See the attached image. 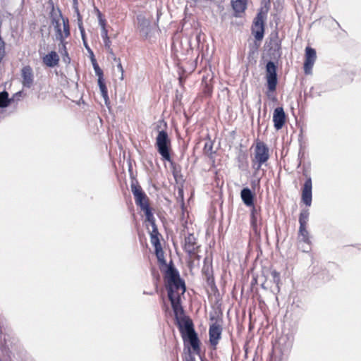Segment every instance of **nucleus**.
I'll use <instances>...</instances> for the list:
<instances>
[{
  "label": "nucleus",
  "mask_w": 361,
  "mask_h": 361,
  "mask_svg": "<svg viewBox=\"0 0 361 361\" xmlns=\"http://www.w3.org/2000/svg\"><path fill=\"white\" fill-rule=\"evenodd\" d=\"M83 45H84L85 49L87 51V52H88V54L90 55V60H91V62H92L94 71H97V70L98 71L102 70L101 68L99 66L97 62V60H96V59L94 57L93 51L91 49V48L88 45L87 42L85 41V42H83Z\"/></svg>",
  "instance_id": "nucleus-23"
},
{
  "label": "nucleus",
  "mask_w": 361,
  "mask_h": 361,
  "mask_svg": "<svg viewBox=\"0 0 361 361\" xmlns=\"http://www.w3.org/2000/svg\"><path fill=\"white\" fill-rule=\"evenodd\" d=\"M317 59L316 51L311 47L305 48V61H304V72L306 75L312 73V67Z\"/></svg>",
  "instance_id": "nucleus-9"
},
{
  "label": "nucleus",
  "mask_w": 361,
  "mask_h": 361,
  "mask_svg": "<svg viewBox=\"0 0 361 361\" xmlns=\"http://www.w3.org/2000/svg\"><path fill=\"white\" fill-rule=\"evenodd\" d=\"M307 178L303 184L302 188V196L301 199L302 202L307 206L310 207L312 200V178L310 176H307Z\"/></svg>",
  "instance_id": "nucleus-10"
},
{
  "label": "nucleus",
  "mask_w": 361,
  "mask_h": 361,
  "mask_svg": "<svg viewBox=\"0 0 361 361\" xmlns=\"http://www.w3.org/2000/svg\"><path fill=\"white\" fill-rule=\"evenodd\" d=\"M247 0H231V6L235 13H243L247 8Z\"/></svg>",
  "instance_id": "nucleus-21"
},
{
  "label": "nucleus",
  "mask_w": 361,
  "mask_h": 361,
  "mask_svg": "<svg viewBox=\"0 0 361 361\" xmlns=\"http://www.w3.org/2000/svg\"><path fill=\"white\" fill-rule=\"evenodd\" d=\"M240 197L243 202L247 207H253L254 205V194L249 188H244L240 192Z\"/></svg>",
  "instance_id": "nucleus-19"
},
{
  "label": "nucleus",
  "mask_w": 361,
  "mask_h": 361,
  "mask_svg": "<svg viewBox=\"0 0 361 361\" xmlns=\"http://www.w3.org/2000/svg\"><path fill=\"white\" fill-rule=\"evenodd\" d=\"M22 85L24 87L30 88L33 85L34 75L30 66H24L21 70Z\"/></svg>",
  "instance_id": "nucleus-16"
},
{
  "label": "nucleus",
  "mask_w": 361,
  "mask_h": 361,
  "mask_svg": "<svg viewBox=\"0 0 361 361\" xmlns=\"http://www.w3.org/2000/svg\"><path fill=\"white\" fill-rule=\"evenodd\" d=\"M176 323L183 338L195 332L193 323L188 317H181Z\"/></svg>",
  "instance_id": "nucleus-11"
},
{
  "label": "nucleus",
  "mask_w": 361,
  "mask_h": 361,
  "mask_svg": "<svg viewBox=\"0 0 361 361\" xmlns=\"http://www.w3.org/2000/svg\"><path fill=\"white\" fill-rule=\"evenodd\" d=\"M221 332L222 328L220 324L215 322L210 325L209 329V342L214 348H216V345L218 344L219 341L221 338Z\"/></svg>",
  "instance_id": "nucleus-13"
},
{
  "label": "nucleus",
  "mask_w": 361,
  "mask_h": 361,
  "mask_svg": "<svg viewBox=\"0 0 361 361\" xmlns=\"http://www.w3.org/2000/svg\"><path fill=\"white\" fill-rule=\"evenodd\" d=\"M116 63H117V68L118 70V71L121 73V78H123V66H122V64L121 63V60H119V61H117Z\"/></svg>",
  "instance_id": "nucleus-41"
},
{
  "label": "nucleus",
  "mask_w": 361,
  "mask_h": 361,
  "mask_svg": "<svg viewBox=\"0 0 361 361\" xmlns=\"http://www.w3.org/2000/svg\"><path fill=\"white\" fill-rule=\"evenodd\" d=\"M111 56V58L112 59V60L115 62H117V61H119L120 59L119 58H117L114 54V52L113 51V49H111L109 51H107Z\"/></svg>",
  "instance_id": "nucleus-40"
},
{
  "label": "nucleus",
  "mask_w": 361,
  "mask_h": 361,
  "mask_svg": "<svg viewBox=\"0 0 361 361\" xmlns=\"http://www.w3.org/2000/svg\"><path fill=\"white\" fill-rule=\"evenodd\" d=\"M185 361H196L195 356L192 355L190 349H188V355L186 356Z\"/></svg>",
  "instance_id": "nucleus-39"
},
{
  "label": "nucleus",
  "mask_w": 361,
  "mask_h": 361,
  "mask_svg": "<svg viewBox=\"0 0 361 361\" xmlns=\"http://www.w3.org/2000/svg\"><path fill=\"white\" fill-rule=\"evenodd\" d=\"M23 91H18V92L15 93L11 98H13V101L15 99L18 100L19 97L22 96Z\"/></svg>",
  "instance_id": "nucleus-42"
},
{
  "label": "nucleus",
  "mask_w": 361,
  "mask_h": 361,
  "mask_svg": "<svg viewBox=\"0 0 361 361\" xmlns=\"http://www.w3.org/2000/svg\"><path fill=\"white\" fill-rule=\"evenodd\" d=\"M184 342H188L193 350L194 353L199 355L200 352V340L196 332L183 338Z\"/></svg>",
  "instance_id": "nucleus-18"
},
{
  "label": "nucleus",
  "mask_w": 361,
  "mask_h": 361,
  "mask_svg": "<svg viewBox=\"0 0 361 361\" xmlns=\"http://www.w3.org/2000/svg\"><path fill=\"white\" fill-rule=\"evenodd\" d=\"M161 271L164 272V278L166 282V287L168 294H169V290H172L173 293H175V290H178L180 289L182 290L183 293H185L186 289L185 282L180 279V274L171 260L170 261L169 266Z\"/></svg>",
  "instance_id": "nucleus-3"
},
{
  "label": "nucleus",
  "mask_w": 361,
  "mask_h": 361,
  "mask_svg": "<svg viewBox=\"0 0 361 361\" xmlns=\"http://www.w3.org/2000/svg\"><path fill=\"white\" fill-rule=\"evenodd\" d=\"M95 75L98 77V85L102 94V97L104 98V102L106 105L109 104V98L108 96V90L106 86L104 75L102 70L94 71Z\"/></svg>",
  "instance_id": "nucleus-17"
},
{
  "label": "nucleus",
  "mask_w": 361,
  "mask_h": 361,
  "mask_svg": "<svg viewBox=\"0 0 361 361\" xmlns=\"http://www.w3.org/2000/svg\"><path fill=\"white\" fill-rule=\"evenodd\" d=\"M104 41V46H105V48L106 49L107 51H109L111 49H112L111 48V40L109 39V37H106V39H103Z\"/></svg>",
  "instance_id": "nucleus-36"
},
{
  "label": "nucleus",
  "mask_w": 361,
  "mask_h": 361,
  "mask_svg": "<svg viewBox=\"0 0 361 361\" xmlns=\"http://www.w3.org/2000/svg\"><path fill=\"white\" fill-rule=\"evenodd\" d=\"M159 13H157V21L159 20Z\"/></svg>",
  "instance_id": "nucleus-45"
},
{
  "label": "nucleus",
  "mask_w": 361,
  "mask_h": 361,
  "mask_svg": "<svg viewBox=\"0 0 361 361\" xmlns=\"http://www.w3.org/2000/svg\"><path fill=\"white\" fill-rule=\"evenodd\" d=\"M13 102V98H9L8 92L4 90L0 92V108H6Z\"/></svg>",
  "instance_id": "nucleus-22"
},
{
  "label": "nucleus",
  "mask_w": 361,
  "mask_h": 361,
  "mask_svg": "<svg viewBox=\"0 0 361 361\" xmlns=\"http://www.w3.org/2000/svg\"><path fill=\"white\" fill-rule=\"evenodd\" d=\"M101 35H102V39H106V37H109L108 36V30H106V26L105 27H101Z\"/></svg>",
  "instance_id": "nucleus-37"
},
{
  "label": "nucleus",
  "mask_w": 361,
  "mask_h": 361,
  "mask_svg": "<svg viewBox=\"0 0 361 361\" xmlns=\"http://www.w3.org/2000/svg\"><path fill=\"white\" fill-rule=\"evenodd\" d=\"M168 298L169 301L171 302V307L173 310L176 320L180 319L181 317H180L179 315L183 314L184 313V310L180 304V295L178 293H173L172 290H169Z\"/></svg>",
  "instance_id": "nucleus-12"
},
{
  "label": "nucleus",
  "mask_w": 361,
  "mask_h": 361,
  "mask_svg": "<svg viewBox=\"0 0 361 361\" xmlns=\"http://www.w3.org/2000/svg\"><path fill=\"white\" fill-rule=\"evenodd\" d=\"M187 250L188 251V253H189L190 255H191V254H195V250Z\"/></svg>",
  "instance_id": "nucleus-44"
},
{
  "label": "nucleus",
  "mask_w": 361,
  "mask_h": 361,
  "mask_svg": "<svg viewBox=\"0 0 361 361\" xmlns=\"http://www.w3.org/2000/svg\"><path fill=\"white\" fill-rule=\"evenodd\" d=\"M271 7L270 0H262L261 7L254 18L252 33L257 41L262 40L264 35V21Z\"/></svg>",
  "instance_id": "nucleus-2"
},
{
  "label": "nucleus",
  "mask_w": 361,
  "mask_h": 361,
  "mask_svg": "<svg viewBox=\"0 0 361 361\" xmlns=\"http://www.w3.org/2000/svg\"><path fill=\"white\" fill-rule=\"evenodd\" d=\"M203 272L205 274L206 277L212 275V271L209 267H207V269H204Z\"/></svg>",
  "instance_id": "nucleus-43"
},
{
  "label": "nucleus",
  "mask_w": 361,
  "mask_h": 361,
  "mask_svg": "<svg viewBox=\"0 0 361 361\" xmlns=\"http://www.w3.org/2000/svg\"><path fill=\"white\" fill-rule=\"evenodd\" d=\"M171 140L167 132L164 130L159 131L155 145L162 159L167 161H171Z\"/></svg>",
  "instance_id": "nucleus-5"
},
{
  "label": "nucleus",
  "mask_w": 361,
  "mask_h": 361,
  "mask_svg": "<svg viewBox=\"0 0 361 361\" xmlns=\"http://www.w3.org/2000/svg\"><path fill=\"white\" fill-rule=\"evenodd\" d=\"M97 17L99 20V24L101 27L106 26V20L103 18L102 14L99 11H97Z\"/></svg>",
  "instance_id": "nucleus-35"
},
{
  "label": "nucleus",
  "mask_w": 361,
  "mask_h": 361,
  "mask_svg": "<svg viewBox=\"0 0 361 361\" xmlns=\"http://www.w3.org/2000/svg\"><path fill=\"white\" fill-rule=\"evenodd\" d=\"M130 187L131 191L134 195L135 204L139 206L141 209L145 208V205L149 206V199L142 188L139 185L137 180L132 181Z\"/></svg>",
  "instance_id": "nucleus-7"
},
{
  "label": "nucleus",
  "mask_w": 361,
  "mask_h": 361,
  "mask_svg": "<svg viewBox=\"0 0 361 361\" xmlns=\"http://www.w3.org/2000/svg\"><path fill=\"white\" fill-rule=\"evenodd\" d=\"M262 287L263 288H265L264 285H263V284L262 285Z\"/></svg>",
  "instance_id": "nucleus-46"
},
{
  "label": "nucleus",
  "mask_w": 361,
  "mask_h": 361,
  "mask_svg": "<svg viewBox=\"0 0 361 361\" xmlns=\"http://www.w3.org/2000/svg\"><path fill=\"white\" fill-rule=\"evenodd\" d=\"M76 13H77V16H78V25L79 30L80 32V35H81V37H82V43H83V42H85V41H87L85 31V28H84L83 24H82V16H80V12L78 8H76Z\"/></svg>",
  "instance_id": "nucleus-28"
},
{
  "label": "nucleus",
  "mask_w": 361,
  "mask_h": 361,
  "mask_svg": "<svg viewBox=\"0 0 361 361\" xmlns=\"http://www.w3.org/2000/svg\"><path fill=\"white\" fill-rule=\"evenodd\" d=\"M141 210L144 212L146 220L150 224L152 228H154V227H157L155 224V219L152 212L150 206L145 205V207L142 209Z\"/></svg>",
  "instance_id": "nucleus-24"
},
{
  "label": "nucleus",
  "mask_w": 361,
  "mask_h": 361,
  "mask_svg": "<svg viewBox=\"0 0 361 361\" xmlns=\"http://www.w3.org/2000/svg\"><path fill=\"white\" fill-rule=\"evenodd\" d=\"M137 20L141 35L145 38L149 37L152 30L150 21L141 14L137 16Z\"/></svg>",
  "instance_id": "nucleus-15"
},
{
  "label": "nucleus",
  "mask_w": 361,
  "mask_h": 361,
  "mask_svg": "<svg viewBox=\"0 0 361 361\" xmlns=\"http://www.w3.org/2000/svg\"><path fill=\"white\" fill-rule=\"evenodd\" d=\"M271 47L269 49V55L271 60L266 64V79L267 85V95L270 97V93H274L276 90L278 83L277 78V65L278 61L281 57V44L277 39H271Z\"/></svg>",
  "instance_id": "nucleus-1"
},
{
  "label": "nucleus",
  "mask_w": 361,
  "mask_h": 361,
  "mask_svg": "<svg viewBox=\"0 0 361 361\" xmlns=\"http://www.w3.org/2000/svg\"><path fill=\"white\" fill-rule=\"evenodd\" d=\"M310 212L308 209H303L301 210L299 216L300 225H307L309 220Z\"/></svg>",
  "instance_id": "nucleus-29"
},
{
  "label": "nucleus",
  "mask_w": 361,
  "mask_h": 361,
  "mask_svg": "<svg viewBox=\"0 0 361 361\" xmlns=\"http://www.w3.org/2000/svg\"><path fill=\"white\" fill-rule=\"evenodd\" d=\"M151 235V243L154 248H161V243L159 239V232L157 227L152 228V231L150 233Z\"/></svg>",
  "instance_id": "nucleus-26"
},
{
  "label": "nucleus",
  "mask_w": 361,
  "mask_h": 361,
  "mask_svg": "<svg viewBox=\"0 0 361 361\" xmlns=\"http://www.w3.org/2000/svg\"><path fill=\"white\" fill-rule=\"evenodd\" d=\"M317 277L323 281H327L330 279V276L326 270H323L321 273L317 274Z\"/></svg>",
  "instance_id": "nucleus-33"
},
{
  "label": "nucleus",
  "mask_w": 361,
  "mask_h": 361,
  "mask_svg": "<svg viewBox=\"0 0 361 361\" xmlns=\"http://www.w3.org/2000/svg\"><path fill=\"white\" fill-rule=\"evenodd\" d=\"M212 149H213L212 143H209V142L205 143L204 150V153L206 154H212L213 153Z\"/></svg>",
  "instance_id": "nucleus-34"
},
{
  "label": "nucleus",
  "mask_w": 361,
  "mask_h": 361,
  "mask_svg": "<svg viewBox=\"0 0 361 361\" xmlns=\"http://www.w3.org/2000/svg\"><path fill=\"white\" fill-rule=\"evenodd\" d=\"M271 276L272 278V282L276 285L277 291L279 292L280 290V284L281 283L280 273L276 270H272L271 271Z\"/></svg>",
  "instance_id": "nucleus-31"
},
{
  "label": "nucleus",
  "mask_w": 361,
  "mask_h": 361,
  "mask_svg": "<svg viewBox=\"0 0 361 361\" xmlns=\"http://www.w3.org/2000/svg\"><path fill=\"white\" fill-rule=\"evenodd\" d=\"M294 342V336L290 334L282 335L278 340L275 346L279 350L282 356H287L293 347Z\"/></svg>",
  "instance_id": "nucleus-8"
},
{
  "label": "nucleus",
  "mask_w": 361,
  "mask_h": 361,
  "mask_svg": "<svg viewBox=\"0 0 361 361\" xmlns=\"http://www.w3.org/2000/svg\"><path fill=\"white\" fill-rule=\"evenodd\" d=\"M286 116L283 107H276L273 114V122L274 128L279 130L283 128L286 123Z\"/></svg>",
  "instance_id": "nucleus-14"
},
{
  "label": "nucleus",
  "mask_w": 361,
  "mask_h": 361,
  "mask_svg": "<svg viewBox=\"0 0 361 361\" xmlns=\"http://www.w3.org/2000/svg\"><path fill=\"white\" fill-rule=\"evenodd\" d=\"M258 212L255 206L252 207L250 214V224L252 227L255 230L257 224Z\"/></svg>",
  "instance_id": "nucleus-30"
},
{
  "label": "nucleus",
  "mask_w": 361,
  "mask_h": 361,
  "mask_svg": "<svg viewBox=\"0 0 361 361\" xmlns=\"http://www.w3.org/2000/svg\"><path fill=\"white\" fill-rule=\"evenodd\" d=\"M59 17L62 20L63 23V31L61 30V24L60 20L56 17L51 18V24L54 26V29L55 30V39L59 42V46H61V49L64 51V53L66 56H68V52L66 51V42H65L66 38L68 37L71 35L70 30V25L69 20L68 18H64L59 11ZM68 59L70 60V58L67 56Z\"/></svg>",
  "instance_id": "nucleus-4"
},
{
  "label": "nucleus",
  "mask_w": 361,
  "mask_h": 361,
  "mask_svg": "<svg viewBox=\"0 0 361 361\" xmlns=\"http://www.w3.org/2000/svg\"><path fill=\"white\" fill-rule=\"evenodd\" d=\"M44 63L49 67H54L59 63V57L54 51H50L44 57Z\"/></svg>",
  "instance_id": "nucleus-20"
},
{
  "label": "nucleus",
  "mask_w": 361,
  "mask_h": 361,
  "mask_svg": "<svg viewBox=\"0 0 361 361\" xmlns=\"http://www.w3.org/2000/svg\"><path fill=\"white\" fill-rule=\"evenodd\" d=\"M206 279H207V283L208 286H212L214 285V279L213 277V275L208 276L207 277H206Z\"/></svg>",
  "instance_id": "nucleus-38"
},
{
  "label": "nucleus",
  "mask_w": 361,
  "mask_h": 361,
  "mask_svg": "<svg viewBox=\"0 0 361 361\" xmlns=\"http://www.w3.org/2000/svg\"><path fill=\"white\" fill-rule=\"evenodd\" d=\"M196 238L192 233H188L187 236H185L184 240V248H190L195 245ZM195 248H200L197 246Z\"/></svg>",
  "instance_id": "nucleus-27"
},
{
  "label": "nucleus",
  "mask_w": 361,
  "mask_h": 361,
  "mask_svg": "<svg viewBox=\"0 0 361 361\" xmlns=\"http://www.w3.org/2000/svg\"><path fill=\"white\" fill-rule=\"evenodd\" d=\"M269 159V148L267 145L263 142H257L255 149V159L257 164L256 169L259 170L262 164L266 163Z\"/></svg>",
  "instance_id": "nucleus-6"
},
{
  "label": "nucleus",
  "mask_w": 361,
  "mask_h": 361,
  "mask_svg": "<svg viewBox=\"0 0 361 361\" xmlns=\"http://www.w3.org/2000/svg\"><path fill=\"white\" fill-rule=\"evenodd\" d=\"M155 254L159 264V268L161 270H163L164 268L169 266L165 258H164V250H154Z\"/></svg>",
  "instance_id": "nucleus-25"
},
{
  "label": "nucleus",
  "mask_w": 361,
  "mask_h": 361,
  "mask_svg": "<svg viewBox=\"0 0 361 361\" xmlns=\"http://www.w3.org/2000/svg\"><path fill=\"white\" fill-rule=\"evenodd\" d=\"M306 226L307 225H300L299 233L303 237L304 241L307 242L309 244L308 238H307L308 231L306 228Z\"/></svg>",
  "instance_id": "nucleus-32"
}]
</instances>
